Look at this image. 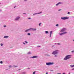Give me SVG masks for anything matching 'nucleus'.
<instances>
[{"instance_id":"nucleus-6","label":"nucleus","mask_w":74,"mask_h":74,"mask_svg":"<svg viewBox=\"0 0 74 74\" xmlns=\"http://www.w3.org/2000/svg\"><path fill=\"white\" fill-rule=\"evenodd\" d=\"M65 30H66V28H64L62 29L60 32H64V31H65Z\"/></svg>"},{"instance_id":"nucleus-12","label":"nucleus","mask_w":74,"mask_h":74,"mask_svg":"<svg viewBox=\"0 0 74 74\" xmlns=\"http://www.w3.org/2000/svg\"><path fill=\"white\" fill-rule=\"evenodd\" d=\"M71 67H74V65H70Z\"/></svg>"},{"instance_id":"nucleus-5","label":"nucleus","mask_w":74,"mask_h":74,"mask_svg":"<svg viewBox=\"0 0 74 74\" xmlns=\"http://www.w3.org/2000/svg\"><path fill=\"white\" fill-rule=\"evenodd\" d=\"M29 30L30 31H35L36 30H37V29L34 28H31L29 29Z\"/></svg>"},{"instance_id":"nucleus-2","label":"nucleus","mask_w":74,"mask_h":74,"mask_svg":"<svg viewBox=\"0 0 74 74\" xmlns=\"http://www.w3.org/2000/svg\"><path fill=\"white\" fill-rule=\"evenodd\" d=\"M57 51L58 50L55 51L52 53V55H56V54L58 53Z\"/></svg>"},{"instance_id":"nucleus-32","label":"nucleus","mask_w":74,"mask_h":74,"mask_svg":"<svg viewBox=\"0 0 74 74\" xmlns=\"http://www.w3.org/2000/svg\"><path fill=\"white\" fill-rule=\"evenodd\" d=\"M42 13V12H40V13H38V14H41V13Z\"/></svg>"},{"instance_id":"nucleus-8","label":"nucleus","mask_w":74,"mask_h":74,"mask_svg":"<svg viewBox=\"0 0 74 74\" xmlns=\"http://www.w3.org/2000/svg\"><path fill=\"white\" fill-rule=\"evenodd\" d=\"M67 33L66 32H64L60 34V35H62V34H66Z\"/></svg>"},{"instance_id":"nucleus-40","label":"nucleus","mask_w":74,"mask_h":74,"mask_svg":"<svg viewBox=\"0 0 74 74\" xmlns=\"http://www.w3.org/2000/svg\"><path fill=\"white\" fill-rule=\"evenodd\" d=\"M25 0V1H26V0Z\"/></svg>"},{"instance_id":"nucleus-39","label":"nucleus","mask_w":74,"mask_h":74,"mask_svg":"<svg viewBox=\"0 0 74 74\" xmlns=\"http://www.w3.org/2000/svg\"><path fill=\"white\" fill-rule=\"evenodd\" d=\"M38 47H40V46Z\"/></svg>"},{"instance_id":"nucleus-11","label":"nucleus","mask_w":74,"mask_h":74,"mask_svg":"<svg viewBox=\"0 0 74 74\" xmlns=\"http://www.w3.org/2000/svg\"><path fill=\"white\" fill-rule=\"evenodd\" d=\"M8 36H4V38H8Z\"/></svg>"},{"instance_id":"nucleus-35","label":"nucleus","mask_w":74,"mask_h":74,"mask_svg":"<svg viewBox=\"0 0 74 74\" xmlns=\"http://www.w3.org/2000/svg\"><path fill=\"white\" fill-rule=\"evenodd\" d=\"M51 34H50V37H51Z\"/></svg>"},{"instance_id":"nucleus-30","label":"nucleus","mask_w":74,"mask_h":74,"mask_svg":"<svg viewBox=\"0 0 74 74\" xmlns=\"http://www.w3.org/2000/svg\"><path fill=\"white\" fill-rule=\"evenodd\" d=\"M58 45H60V43H58Z\"/></svg>"},{"instance_id":"nucleus-41","label":"nucleus","mask_w":74,"mask_h":74,"mask_svg":"<svg viewBox=\"0 0 74 74\" xmlns=\"http://www.w3.org/2000/svg\"><path fill=\"white\" fill-rule=\"evenodd\" d=\"M28 69H29L30 68H28Z\"/></svg>"},{"instance_id":"nucleus-38","label":"nucleus","mask_w":74,"mask_h":74,"mask_svg":"<svg viewBox=\"0 0 74 74\" xmlns=\"http://www.w3.org/2000/svg\"><path fill=\"white\" fill-rule=\"evenodd\" d=\"M23 14H26V13Z\"/></svg>"},{"instance_id":"nucleus-29","label":"nucleus","mask_w":74,"mask_h":74,"mask_svg":"<svg viewBox=\"0 0 74 74\" xmlns=\"http://www.w3.org/2000/svg\"><path fill=\"white\" fill-rule=\"evenodd\" d=\"M25 42L26 43H27V41H25Z\"/></svg>"},{"instance_id":"nucleus-4","label":"nucleus","mask_w":74,"mask_h":74,"mask_svg":"<svg viewBox=\"0 0 74 74\" xmlns=\"http://www.w3.org/2000/svg\"><path fill=\"white\" fill-rule=\"evenodd\" d=\"M61 19H62L63 20H65V19H69V18L68 17H61Z\"/></svg>"},{"instance_id":"nucleus-7","label":"nucleus","mask_w":74,"mask_h":74,"mask_svg":"<svg viewBox=\"0 0 74 74\" xmlns=\"http://www.w3.org/2000/svg\"><path fill=\"white\" fill-rule=\"evenodd\" d=\"M19 18H20V17H17L15 19V20H16V21H17V20H18V19H19Z\"/></svg>"},{"instance_id":"nucleus-15","label":"nucleus","mask_w":74,"mask_h":74,"mask_svg":"<svg viewBox=\"0 0 74 74\" xmlns=\"http://www.w3.org/2000/svg\"><path fill=\"white\" fill-rule=\"evenodd\" d=\"M50 33L51 35H52V31H51L50 32Z\"/></svg>"},{"instance_id":"nucleus-36","label":"nucleus","mask_w":74,"mask_h":74,"mask_svg":"<svg viewBox=\"0 0 74 74\" xmlns=\"http://www.w3.org/2000/svg\"><path fill=\"white\" fill-rule=\"evenodd\" d=\"M56 56H57L56 55H55V57H56Z\"/></svg>"},{"instance_id":"nucleus-17","label":"nucleus","mask_w":74,"mask_h":74,"mask_svg":"<svg viewBox=\"0 0 74 74\" xmlns=\"http://www.w3.org/2000/svg\"><path fill=\"white\" fill-rule=\"evenodd\" d=\"M0 63H1V64H2V63H3V62L2 61H1L0 62Z\"/></svg>"},{"instance_id":"nucleus-1","label":"nucleus","mask_w":74,"mask_h":74,"mask_svg":"<svg viewBox=\"0 0 74 74\" xmlns=\"http://www.w3.org/2000/svg\"><path fill=\"white\" fill-rule=\"evenodd\" d=\"M70 55H68L66 56V58H64V60H67L68 59H70L71 58V56Z\"/></svg>"},{"instance_id":"nucleus-9","label":"nucleus","mask_w":74,"mask_h":74,"mask_svg":"<svg viewBox=\"0 0 74 74\" xmlns=\"http://www.w3.org/2000/svg\"><path fill=\"white\" fill-rule=\"evenodd\" d=\"M38 58L37 56H34L32 57V58Z\"/></svg>"},{"instance_id":"nucleus-16","label":"nucleus","mask_w":74,"mask_h":74,"mask_svg":"<svg viewBox=\"0 0 74 74\" xmlns=\"http://www.w3.org/2000/svg\"><path fill=\"white\" fill-rule=\"evenodd\" d=\"M27 35H28V36H30V34L28 33V34H27Z\"/></svg>"},{"instance_id":"nucleus-37","label":"nucleus","mask_w":74,"mask_h":74,"mask_svg":"<svg viewBox=\"0 0 74 74\" xmlns=\"http://www.w3.org/2000/svg\"><path fill=\"white\" fill-rule=\"evenodd\" d=\"M62 74H65V73H63Z\"/></svg>"},{"instance_id":"nucleus-21","label":"nucleus","mask_w":74,"mask_h":74,"mask_svg":"<svg viewBox=\"0 0 74 74\" xmlns=\"http://www.w3.org/2000/svg\"><path fill=\"white\" fill-rule=\"evenodd\" d=\"M56 26H59V25L58 24H57L56 25Z\"/></svg>"},{"instance_id":"nucleus-23","label":"nucleus","mask_w":74,"mask_h":74,"mask_svg":"<svg viewBox=\"0 0 74 74\" xmlns=\"http://www.w3.org/2000/svg\"><path fill=\"white\" fill-rule=\"evenodd\" d=\"M4 27H6V25H4Z\"/></svg>"},{"instance_id":"nucleus-24","label":"nucleus","mask_w":74,"mask_h":74,"mask_svg":"<svg viewBox=\"0 0 74 74\" xmlns=\"http://www.w3.org/2000/svg\"><path fill=\"white\" fill-rule=\"evenodd\" d=\"M68 14H70V12H68Z\"/></svg>"},{"instance_id":"nucleus-27","label":"nucleus","mask_w":74,"mask_h":74,"mask_svg":"<svg viewBox=\"0 0 74 74\" xmlns=\"http://www.w3.org/2000/svg\"><path fill=\"white\" fill-rule=\"evenodd\" d=\"M16 7V6H14V8H15Z\"/></svg>"},{"instance_id":"nucleus-13","label":"nucleus","mask_w":74,"mask_h":74,"mask_svg":"<svg viewBox=\"0 0 74 74\" xmlns=\"http://www.w3.org/2000/svg\"><path fill=\"white\" fill-rule=\"evenodd\" d=\"M28 31H29V29H27V30H26L25 31V32H28Z\"/></svg>"},{"instance_id":"nucleus-3","label":"nucleus","mask_w":74,"mask_h":74,"mask_svg":"<svg viewBox=\"0 0 74 74\" xmlns=\"http://www.w3.org/2000/svg\"><path fill=\"white\" fill-rule=\"evenodd\" d=\"M53 64V62H49V63H46V64L47 65V66H49L50 65H52Z\"/></svg>"},{"instance_id":"nucleus-20","label":"nucleus","mask_w":74,"mask_h":74,"mask_svg":"<svg viewBox=\"0 0 74 74\" xmlns=\"http://www.w3.org/2000/svg\"><path fill=\"white\" fill-rule=\"evenodd\" d=\"M1 46H3V45L1 43Z\"/></svg>"},{"instance_id":"nucleus-34","label":"nucleus","mask_w":74,"mask_h":74,"mask_svg":"<svg viewBox=\"0 0 74 74\" xmlns=\"http://www.w3.org/2000/svg\"><path fill=\"white\" fill-rule=\"evenodd\" d=\"M30 19V18H29L28 19Z\"/></svg>"},{"instance_id":"nucleus-10","label":"nucleus","mask_w":74,"mask_h":74,"mask_svg":"<svg viewBox=\"0 0 74 74\" xmlns=\"http://www.w3.org/2000/svg\"><path fill=\"white\" fill-rule=\"evenodd\" d=\"M62 3H60V2H59L57 4H56V5H59V4H61Z\"/></svg>"},{"instance_id":"nucleus-33","label":"nucleus","mask_w":74,"mask_h":74,"mask_svg":"<svg viewBox=\"0 0 74 74\" xmlns=\"http://www.w3.org/2000/svg\"><path fill=\"white\" fill-rule=\"evenodd\" d=\"M60 10H61V9H60V10H58V11H60Z\"/></svg>"},{"instance_id":"nucleus-18","label":"nucleus","mask_w":74,"mask_h":74,"mask_svg":"<svg viewBox=\"0 0 74 74\" xmlns=\"http://www.w3.org/2000/svg\"><path fill=\"white\" fill-rule=\"evenodd\" d=\"M31 54V53H30V52H29L28 53V54Z\"/></svg>"},{"instance_id":"nucleus-31","label":"nucleus","mask_w":74,"mask_h":74,"mask_svg":"<svg viewBox=\"0 0 74 74\" xmlns=\"http://www.w3.org/2000/svg\"><path fill=\"white\" fill-rule=\"evenodd\" d=\"M72 70H74V68L73 69H72Z\"/></svg>"},{"instance_id":"nucleus-44","label":"nucleus","mask_w":74,"mask_h":74,"mask_svg":"<svg viewBox=\"0 0 74 74\" xmlns=\"http://www.w3.org/2000/svg\"><path fill=\"white\" fill-rule=\"evenodd\" d=\"M73 41H74V40H73Z\"/></svg>"},{"instance_id":"nucleus-28","label":"nucleus","mask_w":74,"mask_h":74,"mask_svg":"<svg viewBox=\"0 0 74 74\" xmlns=\"http://www.w3.org/2000/svg\"><path fill=\"white\" fill-rule=\"evenodd\" d=\"M37 13H35L33 14V15H36V14H37Z\"/></svg>"},{"instance_id":"nucleus-26","label":"nucleus","mask_w":74,"mask_h":74,"mask_svg":"<svg viewBox=\"0 0 74 74\" xmlns=\"http://www.w3.org/2000/svg\"><path fill=\"white\" fill-rule=\"evenodd\" d=\"M11 67V65L9 66V67Z\"/></svg>"},{"instance_id":"nucleus-22","label":"nucleus","mask_w":74,"mask_h":74,"mask_svg":"<svg viewBox=\"0 0 74 74\" xmlns=\"http://www.w3.org/2000/svg\"><path fill=\"white\" fill-rule=\"evenodd\" d=\"M35 71L33 73V74H35Z\"/></svg>"},{"instance_id":"nucleus-19","label":"nucleus","mask_w":74,"mask_h":74,"mask_svg":"<svg viewBox=\"0 0 74 74\" xmlns=\"http://www.w3.org/2000/svg\"><path fill=\"white\" fill-rule=\"evenodd\" d=\"M41 23H40L39 24V26H40V25H41Z\"/></svg>"},{"instance_id":"nucleus-14","label":"nucleus","mask_w":74,"mask_h":74,"mask_svg":"<svg viewBox=\"0 0 74 74\" xmlns=\"http://www.w3.org/2000/svg\"><path fill=\"white\" fill-rule=\"evenodd\" d=\"M45 32L46 34H48V32L47 31H45Z\"/></svg>"},{"instance_id":"nucleus-43","label":"nucleus","mask_w":74,"mask_h":74,"mask_svg":"<svg viewBox=\"0 0 74 74\" xmlns=\"http://www.w3.org/2000/svg\"><path fill=\"white\" fill-rule=\"evenodd\" d=\"M69 74H70V73H69Z\"/></svg>"},{"instance_id":"nucleus-25","label":"nucleus","mask_w":74,"mask_h":74,"mask_svg":"<svg viewBox=\"0 0 74 74\" xmlns=\"http://www.w3.org/2000/svg\"><path fill=\"white\" fill-rule=\"evenodd\" d=\"M72 52H74V51H72Z\"/></svg>"},{"instance_id":"nucleus-42","label":"nucleus","mask_w":74,"mask_h":74,"mask_svg":"<svg viewBox=\"0 0 74 74\" xmlns=\"http://www.w3.org/2000/svg\"><path fill=\"white\" fill-rule=\"evenodd\" d=\"M24 44H25V43H24Z\"/></svg>"}]
</instances>
